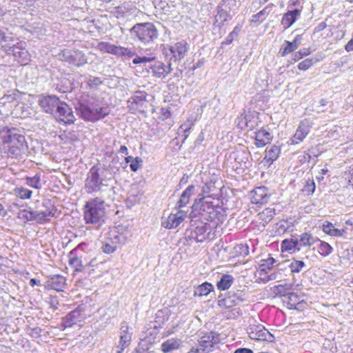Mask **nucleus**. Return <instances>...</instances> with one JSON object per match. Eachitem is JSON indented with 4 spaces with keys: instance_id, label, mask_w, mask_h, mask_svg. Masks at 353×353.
<instances>
[{
    "instance_id": "obj_39",
    "label": "nucleus",
    "mask_w": 353,
    "mask_h": 353,
    "mask_svg": "<svg viewBox=\"0 0 353 353\" xmlns=\"http://www.w3.org/2000/svg\"><path fill=\"white\" fill-rule=\"evenodd\" d=\"M213 290V286L210 283H203L199 285L194 290V296H207Z\"/></svg>"
},
{
    "instance_id": "obj_41",
    "label": "nucleus",
    "mask_w": 353,
    "mask_h": 353,
    "mask_svg": "<svg viewBox=\"0 0 353 353\" xmlns=\"http://www.w3.org/2000/svg\"><path fill=\"white\" fill-rule=\"evenodd\" d=\"M97 48L101 52L116 54L117 46L108 42H100L98 43Z\"/></svg>"
},
{
    "instance_id": "obj_59",
    "label": "nucleus",
    "mask_w": 353,
    "mask_h": 353,
    "mask_svg": "<svg viewBox=\"0 0 353 353\" xmlns=\"http://www.w3.org/2000/svg\"><path fill=\"white\" fill-rule=\"evenodd\" d=\"M102 83L100 78L96 77H90L88 81L89 87L96 88Z\"/></svg>"
},
{
    "instance_id": "obj_9",
    "label": "nucleus",
    "mask_w": 353,
    "mask_h": 353,
    "mask_svg": "<svg viewBox=\"0 0 353 353\" xmlns=\"http://www.w3.org/2000/svg\"><path fill=\"white\" fill-rule=\"evenodd\" d=\"M249 337L253 340L273 341L274 336L265 327L252 319L247 330Z\"/></svg>"
},
{
    "instance_id": "obj_23",
    "label": "nucleus",
    "mask_w": 353,
    "mask_h": 353,
    "mask_svg": "<svg viewBox=\"0 0 353 353\" xmlns=\"http://www.w3.org/2000/svg\"><path fill=\"white\" fill-rule=\"evenodd\" d=\"M301 43V37L297 35L292 41H285L279 50V54L281 57L295 51L299 46Z\"/></svg>"
},
{
    "instance_id": "obj_12",
    "label": "nucleus",
    "mask_w": 353,
    "mask_h": 353,
    "mask_svg": "<svg viewBox=\"0 0 353 353\" xmlns=\"http://www.w3.org/2000/svg\"><path fill=\"white\" fill-rule=\"evenodd\" d=\"M85 318V314L81 310L77 308L63 318L62 325L64 327H71L75 325L81 326Z\"/></svg>"
},
{
    "instance_id": "obj_22",
    "label": "nucleus",
    "mask_w": 353,
    "mask_h": 353,
    "mask_svg": "<svg viewBox=\"0 0 353 353\" xmlns=\"http://www.w3.org/2000/svg\"><path fill=\"white\" fill-rule=\"evenodd\" d=\"M151 70L154 76L163 79L172 71L171 63L165 65L161 61H157L151 66Z\"/></svg>"
},
{
    "instance_id": "obj_27",
    "label": "nucleus",
    "mask_w": 353,
    "mask_h": 353,
    "mask_svg": "<svg viewBox=\"0 0 353 353\" xmlns=\"http://www.w3.org/2000/svg\"><path fill=\"white\" fill-rule=\"evenodd\" d=\"M276 263V261L270 256H268L267 259H261L259 263L258 269L259 275L261 276L263 274H266L269 270L274 268Z\"/></svg>"
},
{
    "instance_id": "obj_33",
    "label": "nucleus",
    "mask_w": 353,
    "mask_h": 353,
    "mask_svg": "<svg viewBox=\"0 0 353 353\" xmlns=\"http://www.w3.org/2000/svg\"><path fill=\"white\" fill-rule=\"evenodd\" d=\"M282 251H290L296 252L300 250L299 241L298 239H285L281 243Z\"/></svg>"
},
{
    "instance_id": "obj_30",
    "label": "nucleus",
    "mask_w": 353,
    "mask_h": 353,
    "mask_svg": "<svg viewBox=\"0 0 353 353\" xmlns=\"http://www.w3.org/2000/svg\"><path fill=\"white\" fill-rule=\"evenodd\" d=\"M213 339L214 336L212 334H205L199 340L198 346L201 347L205 353H208L213 350L214 344Z\"/></svg>"
},
{
    "instance_id": "obj_52",
    "label": "nucleus",
    "mask_w": 353,
    "mask_h": 353,
    "mask_svg": "<svg viewBox=\"0 0 353 353\" xmlns=\"http://www.w3.org/2000/svg\"><path fill=\"white\" fill-rule=\"evenodd\" d=\"M315 63L313 59H305L300 62L298 65V68L301 70H306L309 69Z\"/></svg>"
},
{
    "instance_id": "obj_21",
    "label": "nucleus",
    "mask_w": 353,
    "mask_h": 353,
    "mask_svg": "<svg viewBox=\"0 0 353 353\" xmlns=\"http://www.w3.org/2000/svg\"><path fill=\"white\" fill-rule=\"evenodd\" d=\"M120 330V340L117 348L125 350L130 344L132 333L129 332V327L125 322L121 323Z\"/></svg>"
},
{
    "instance_id": "obj_19",
    "label": "nucleus",
    "mask_w": 353,
    "mask_h": 353,
    "mask_svg": "<svg viewBox=\"0 0 353 353\" xmlns=\"http://www.w3.org/2000/svg\"><path fill=\"white\" fill-rule=\"evenodd\" d=\"M130 236V233L123 227L112 230L110 233V239L117 247L126 243Z\"/></svg>"
},
{
    "instance_id": "obj_20",
    "label": "nucleus",
    "mask_w": 353,
    "mask_h": 353,
    "mask_svg": "<svg viewBox=\"0 0 353 353\" xmlns=\"http://www.w3.org/2000/svg\"><path fill=\"white\" fill-rule=\"evenodd\" d=\"M120 330V340L117 348L125 350L130 344L132 333L129 332V327L125 322L121 323Z\"/></svg>"
},
{
    "instance_id": "obj_5",
    "label": "nucleus",
    "mask_w": 353,
    "mask_h": 353,
    "mask_svg": "<svg viewBox=\"0 0 353 353\" xmlns=\"http://www.w3.org/2000/svg\"><path fill=\"white\" fill-rule=\"evenodd\" d=\"M4 142L8 143V155L11 157H17L26 149V139L23 135L9 131L4 137Z\"/></svg>"
},
{
    "instance_id": "obj_48",
    "label": "nucleus",
    "mask_w": 353,
    "mask_h": 353,
    "mask_svg": "<svg viewBox=\"0 0 353 353\" xmlns=\"http://www.w3.org/2000/svg\"><path fill=\"white\" fill-rule=\"evenodd\" d=\"M305 266V263L302 261L293 260L291 261L289 267L292 273H298L301 272L303 268Z\"/></svg>"
},
{
    "instance_id": "obj_49",
    "label": "nucleus",
    "mask_w": 353,
    "mask_h": 353,
    "mask_svg": "<svg viewBox=\"0 0 353 353\" xmlns=\"http://www.w3.org/2000/svg\"><path fill=\"white\" fill-rule=\"evenodd\" d=\"M87 245L85 243L79 244L74 250H78L77 252V256L81 260H83L84 264H86L88 259L85 254V248Z\"/></svg>"
},
{
    "instance_id": "obj_51",
    "label": "nucleus",
    "mask_w": 353,
    "mask_h": 353,
    "mask_svg": "<svg viewBox=\"0 0 353 353\" xmlns=\"http://www.w3.org/2000/svg\"><path fill=\"white\" fill-rule=\"evenodd\" d=\"M155 8L161 10L165 14H169V13L171 12V6L165 1H159Z\"/></svg>"
},
{
    "instance_id": "obj_1",
    "label": "nucleus",
    "mask_w": 353,
    "mask_h": 353,
    "mask_svg": "<svg viewBox=\"0 0 353 353\" xmlns=\"http://www.w3.org/2000/svg\"><path fill=\"white\" fill-rule=\"evenodd\" d=\"M112 174L104 165L97 164L92 166L88 172L85 181V190L88 193H98L103 188L108 185Z\"/></svg>"
},
{
    "instance_id": "obj_62",
    "label": "nucleus",
    "mask_w": 353,
    "mask_h": 353,
    "mask_svg": "<svg viewBox=\"0 0 353 353\" xmlns=\"http://www.w3.org/2000/svg\"><path fill=\"white\" fill-rule=\"evenodd\" d=\"M346 233V229L342 228V229H338L334 227V228L332 230V232L330 233V236H335V237H341L344 236V234Z\"/></svg>"
},
{
    "instance_id": "obj_53",
    "label": "nucleus",
    "mask_w": 353,
    "mask_h": 353,
    "mask_svg": "<svg viewBox=\"0 0 353 353\" xmlns=\"http://www.w3.org/2000/svg\"><path fill=\"white\" fill-rule=\"evenodd\" d=\"M288 299H289L288 304L292 307H296V304H299L300 301H299V296L294 292H290L288 294Z\"/></svg>"
},
{
    "instance_id": "obj_35",
    "label": "nucleus",
    "mask_w": 353,
    "mask_h": 353,
    "mask_svg": "<svg viewBox=\"0 0 353 353\" xmlns=\"http://www.w3.org/2000/svg\"><path fill=\"white\" fill-rule=\"evenodd\" d=\"M280 152V147L277 145H272L270 148H267L264 160L272 163L279 157Z\"/></svg>"
},
{
    "instance_id": "obj_34",
    "label": "nucleus",
    "mask_w": 353,
    "mask_h": 353,
    "mask_svg": "<svg viewBox=\"0 0 353 353\" xmlns=\"http://www.w3.org/2000/svg\"><path fill=\"white\" fill-rule=\"evenodd\" d=\"M194 185H189L181 194L179 200L176 203V208H181L185 207L190 201V198L192 194V192L194 190Z\"/></svg>"
},
{
    "instance_id": "obj_55",
    "label": "nucleus",
    "mask_w": 353,
    "mask_h": 353,
    "mask_svg": "<svg viewBox=\"0 0 353 353\" xmlns=\"http://www.w3.org/2000/svg\"><path fill=\"white\" fill-rule=\"evenodd\" d=\"M310 54V50L309 48H303L294 54L293 59L294 61H297L303 58L304 57L309 55Z\"/></svg>"
},
{
    "instance_id": "obj_50",
    "label": "nucleus",
    "mask_w": 353,
    "mask_h": 353,
    "mask_svg": "<svg viewBox=\"0 0 353 353\" xmlns=\"http://www.w3.org/2000/svg\"><path fill=\"white\" fill-rule=\"evenodd\" d=\"M315 183L313 180H308L306 181L305 185L302 189V192L306 195H310L315 191Z\"/></svg>"
},
{
    "instance_id": "obj_40",
    "label": "nucleus",
    "mask_w": 353,
    "mask_h": 353,
    "mask_svg": "<svg viewBox=\"0 0 353 353\" xmlns=\"http://www.w3.org/2000/svg\"><path fill=\"white\" fill-rule=\"evenodd\" d=\"M319 242V245L317 246L318 252L323 256H327L330 255L332 251V247L327 242L321 241L319 239L317 241Z\"/></svg>"
},
{
    "instance_id": "obj_31",
    "label": "nucleus",
    "mask_w": 353,
    "mask_h": 353,
    "mask_svg": "<svg viewBox=\"0 0 353 353\" xmlns=\"http://www.w3.org/2000/svg\"><path fill=\"white\" fill-rule=\"evenodd\" d=\"M273 6V3H270L267 5L263 10L256 14H253L251 17L250 22L258 24L262 23L272 11Z\"/></svg>"
},
{
    "instance_id": "obj_63",
    "label": "nucleus",
    "mask_w": 353,
    "mask_h": 353,
    "mask_svg": "<svg viewBox=\"0 0 353 353\" xmlns=\"http://www.w3.org/2000/svg\"><path fill=\"white\" fill-rule=\"evenodd\" d=\"M12 41V37L5 36L4 32L0 30V41L1 45Z\"/></svg>"
},
{
    "instance_id": "obj_32",
    "label": "nucleus",
    "mask_w": 353,
    "mask_h": 353,
    "mask_svg": "<svg viewBox=\"0 0 353 353\" xmlns=\"http://www.w3.org/2000/svg\"><path fill=\"white\" fill-rule=\"evenodd\" d=\"M65 285V279L60 275H54L48 281V285L56 291H63Z\"/></svg>"
},
{
    "instance_id": "obj_10",
    "label": "nucleus",
    "mask_w": 353,
    "mask_h": 353,
    "mask_svg": "<svg viewBox=\"0 0 353 353\" xmlns=\"http://www.w3.org/2000/svg\"><path fill=\"white\" fill-rule=\"evenodd\" d=\"M60 59L68 62L77 67H80L88 62L87 57L85 54L79 50H64L61 53L59 54Z\"/></svg>"
},
{
    "instance_id": "obj_57",
    "label": "nucleus",
    "mask_w": 353,
    "mask_h": 353,
    "mask_svg": "<svg viewBox=\"0 0 353 353\" xmlns=\"http://www.w3.org/2000/svg\"><path fill=\"white\" fill-rule=\"evenodd\" d=\"M236 252L238 253L241 256H245L249 254V248L247 245L240 244L238 245L236 248Z\"/></svg>"
},
{
    "instance_id": "obj_29",
    "label": "nucleus",
    "mask_w": 353,
    "mask_h": 353,
    "mask_svg": "<svg viewBox=\"0 0 353 353\" xmlns=\"http://www.w3.org/2000/svg\"><path fill=\"white\" fill-rule=\"evenodd\" d=\"M271 139L270 133L265 130L261 129L255 133V144L259 148L270 143Z\"/></svg>"
},
{
    "instance_id": "obj_14",
    "label": "nucleus",
    "mask_w": 353,
    "mask_h": 353,
    "mask_svg": "<svg viewBox=\"0 0 353 353\" xmlns=\"http://www.w3.org/2000/svg\"><path fill=\"white\" fill-rule=\"evenodd\" d=\"M187 212L179 210L175 214L171 213L167 218H163L161 225L167 229L176 228L184 220Z\"/></svg>"
},
{
    "instance_id": "obj_13",
    "label": "nucleus",
    "mask_w": 353,
    "mask_h": 353,
    "mask_svg": "<svg viewBox=\"0 0 353 353\" xmlns=\"http://www.w3.org/2000/svg\"><path fill=\"white\" fill-rule=\"evenodd\" d=\"M54 114L57 120L66 124L73 123L75 121L71 108L65 103L61 102Z\"/></svg>"
},
{
    "instance_id": "obj_2",
    "label": "nucleus",
    "mask_w": 353,
    "mask_h": 353,
    "mask_svg": "<svg viewBox=\"0 0 353 353\" xmlns=\"http://www.w3.org/2000/svg\"><path fill=\"white\" fill-rule=\"evenodd\" d=\"M194 209L202 221H216L217 225L224 220L223 208L218 204H214L210 196H203L196 201Z\"/></svg>"
},
{
    "instance_id": "obj_54",
    "label": "nucleus",
    "mask_w": 353,
    "mask_h": 353,
    "mask_svg": "<svg viewBox=\"0 0 353 353\" xmlns=\"http://www.w3.org/2000/svg\"><path fill=\"white\" fill-rule=\"evenodd\" d=\"M36 212V219L39 221H44L48 219L49 217L52 216L54 213L51 210H46L43 212Z\"/></svg>"
},
{
    "instance_id": "obj_58",
    "label": "nucleus",
    "mask_w": 353,
    "mask_h": 353,
    "mask_svg": "<svg viewBox=\"0 0 353 353\" xmlns=\"http://www.w3.org/2000/svg\"><path fill=\"white\" fill-rule=\"evenodd\" d=\"M32 192L25 188L18 189L17 196L22 199H27L31 197Z\"/></svg>"
},
{
    "instance_id": "obj_6",
    "label": "nucleus",
    "mask_w": 353,
    "mask_h": 353,
    "mask_svg": "<svg viewBox=\"0 0 353 353\" xmlns=\"http://www.w3.org/2000/svg\"><path fill=\"white\" fill-rule=\"evenodd\" d=\"M77 114L85 121L94 122L104 118L108 114L107 108L95 107L91 108L84 103H79L76 108Z\"/></svg>"
},
{
    "instance_id": "obj_3",
    "label": "nucleus",
    "mask_w": 353,
    "mask_h": 353,
    "mask_svg": "<svg viewBox=\"0 0 353 353\" xmlns=\"http://www.w3.org/2000/svg\"><path fill=\"white\" fill-rule=\"evenodd\" d=\"M105 208L103 201L98 198L86 202L84 210L85 223L99 224L103 221Z\"/></svg>"
},
{
    "instance_id": "obj_38",
    "label": "nucleus",
    "mask_w": 353,
    "mask_h": 353,
    "mask_svg": "<svg viewBox=\"0 0 353 353\" xmlns=\"http://www.w3.org/2000/svg\"><path fill=\"white\" fill-rule=\"evenodd\" d=\"M234 279L230 274H224L221 276L220 281L217 283L216 286L220 290H225L230 288L233 283Z\"/></svg>"
},
{
    "instance_id": "obj_36",
    "label": "nucleus",
    "mask_w": 353,
    "mask_h": 353,
    "mask_svg": "<svg viewBox=\"0 0 353 353\" xmlns=\"http://www.w3.org/2000/svg\"><path fill=\"white\" fill-rule=\"evenodd\" d=\"M181 341L179 339H170L163 342L161 345L163 352H169L176 350L180 347Z\"/></svg>"
},
{
    "instance_id": "obj_24",
    "label": "nucleus",
    "mask_w": 353,
    "mask_h": 353,
    "mask_svg": "<svg viewBox=\"0 0 353 353\" xmlns=\"http://www.w3.org/2000/svg\"><path fill=\"white\" fill-rule=\"evenodd\" d=\"M78 250H72L68 254L69 263L74 268L75 272H82L86 269L83 260L77 256Z\"/></svg>"
},
{
    "instance_id": "obj_44",
    "label": "nucleus",
    "mask_w": 353,
    "mask_h": 353,
    "mask_svg": "<svg viewBox=\"0 0 353 353\" xmlns=\"http://www.w3.org/2000/svg\"><path fill=\"white\" fill-rule=\"evenodd\" d=\"M36 217V212L27 210H20L18 213V218L21 219L23 222L35 220Z\"/></svg>"
},
{
    "instance_id": "obj_64",
    "label": "nucleus",
    "mask_w": 353,
    "mask_h": 353,
    "mask_svg": "<svg viewBox=\"0 0 353 353\" xmlns=\"http://www.w3.org/2000/svg\"><path fill=\"white\" fill-rule=\"evenodd\" d=\"M236 35V32L234 30L232 32L229 34V35L226 37L225 40L223 42V44H230L232 42L234 36Z\"/></svg>"
},
{
    "instance_id": "obj_47",
    "label": "nucleus",
    "mask_w": 353,
    "mask_h": 353,
    "mask_svg": "<svg viewBox=\"0 0 353 353\" xmlns=\"http://www.w3.org/2000/svg\"><path fill=\"white\" fill-rule=\"evenodd\" d=\"M26 184L32 188L39 189L41 188L40 185V175L39 174H35L32 177H27L26 179Z\"/></svg>"
},
{
    "instance_id": "obj_45",
    "label": "nucleus",
    "mask_w": 353,
    "mask_h": 353,
    "mask_svg": "<svg viewBox=\"0 0 353 353\" xmlns=\"http://www.w3.org/2000/svg\"><path fill=\"white\" fill-rule=\"evenodd\" d=\"M118 247L114 243L110 238H108L103 243L101 249L104 253L111 254L113 253Z\"/></svg>"
},
{
    "instance_id": "obj_4",
    "label": "nucleus",
    "mask_w": 353,
    "mask_h": 353,
    "mask_svg": "<svg viewBox=\"0 0 353 353\" xmlns=\"http://www.w3.org/2000/svg\"><path fill=\"white\" fill-rule=\"evenodd\" d=\"M130 32L132 37L145 44L153 42L159 35L157 28L152 23H137Z\"/></svg>"
},
{
    "instance_id": "obj_56",
    "label": "nucleus",
    "mask_w": 353,
    "mask_h": 353,
    "mask_svg": "<svg viewBox=\"0 0 353 353\" xmlns=\"http://www.w3.org/2000/svg\"><path fill=\"white\" fill-rule=\"evenodd\" d=\"M102 261H99L97 257H94L90 260V261H87L86 269L89 270V271H94V268L97 267L99 263H102Z\"/></svg>"
},
{
    "instance_id": "obj_61",
    "label": "nucleus",
    "mask_w": 353,
    "mask_h": 353,
    "mask_svg": "<svg viewBox=\"0 0 353 353\" xmlns=\"http://www.w3.org/2000/svg\"><path fill=\"white\" fill-rule=\"evenodd\" d=\"M334 228V225L333 223L329 221H325L323 223L322 229L323 231L327 234H330L331 232H332V230Z\"/></svg>"
},
{
    "instance_id": "obj_26",
    "label": "nucleus",
    "mask_w": 353,
    "mask_h": 353,
    "mask_svg": "<svg viewBox=\"0 0 353 353\" xmlns=\"http://www.w3.org/2000/svg\"><path fill=\"white\" fill-rule=\"evenodd\" d=\"M244 300V298L241 296L233 294L224 299L219 300V305L225 307H232L234 305H236L242 303Z\"/></svg>"
},
{
    "instance_id": "obj_18",
    "label": "nucleus",
    "mask_w": 353,
    "mask_h": 353,
    "mask_svg": "<svg viewBox=\"0 0 353 353\" xmlns=\"http://www.w3.org/2000/svg\"><path fill=\"white\" fill-rule=\"evenodd\" d=\"M61 102L55 96H46L39 100V105L48 113L54 114Z\"/></svg>"
},
{
    "instance_id": "obj_37",
    "label": "nucleus",
    "mask_w": 353,
    "mask_h": 353,
    "mask_svg": "<svg viewBox=\"0 0 353 353\" xmlns=\"http://www.w3.org/2000/svg\"><path fill=\"white\" fill-rule=\"evenodd\" d=\"M319 241V239L312 236L309 233H303L300 236L299 247L300 246H311Z\"/></svg>"
},
{
    "instance_id": "obj_16",
    "label": "nucleus",
    "mask_w": 353,
    "mask_h": 353,
    "mask_svg": "<svg viewBox=\"0 0 353 353\" xmlns=\"http://www.w3.org/2000/svg\"><path fill=\"white\" fill-rule=\"evenodd\" d=\"M270 196L267 188L257 187L251 192V201L252 203L263 205L268 203Z\"/></svg>"
},
{
    "instance_id": "obj_60",
    "label": "nucleus",
    "mask_w": 353,
    "mask_h": 353,
    "mask_svg": "<svg viewBox=\"0 0 353 353\" xmlns=\"http://www.w3.org/2000/svg\"><path fill=\"white\" fill-rule=\"evenodd\" d=\"M142 163V160L139 157H136L134 159V160L132 161V163L130 164V169L133 172H136L139 170V168L141 167Z\"/></svg>"
},
{
    "instance_id": "obj_46",
    "label": "nucleus",
    "mask_w": 353,
    "mask_h": 353,
    "mask_svg": "<svg viewBox=\"0 0 353 353\" xmlns=\"http://www.w3.org/2000/svg\"><path fill=\"white\" fill-rule=\"evenodd\" d=\"M275 215V211L272 208H266L259 214V219L265 223L270 222Z\"/></svg>"
},
{
    "instance_id": "obj_11",
    "label": "nucleus",
    "mask_w": 353,
    "mask_h": 353,
    "mask_svg": "<svg viewBox=\"0 0 353 353\" xmlns=\"http://www.w3.org/2000/svg\"><path fill=\"white\" fill-rule=\"evenodd\" d=\"M312 125L313 123L310 119H305L301 121L294 136L290 140L291 144L296 145L302 142L309 134Z\"/></svg>"
},
{
    "instance_id": "obj_25",
    "label": "nucleus",
    "mask_w": 353,
    "mask_h": 353,
    "mask_svg": "<svg viewBox=\"0 0 353 353\" xmlns=\"http://www.w3.org/2000/svg\"><path fill=\"white\" fill-rule=\"evenodd\" d=\"M252 119H254V115L252 114L241 115V117L239 118L237 124L239 128L241 129L246 128L252 130L257 125V119L254 120H252Z\"/></svg>"
},
{
    "instance_id": "obj_15",
    "label": "nucleus",
    "mask_w": 353,
    "mask_h": 353,
    "mask_svg": "<svg viewBox=\"0 0 353 353\" xmlns=\"http://www.w3.org/2000/svg\"><path fill=\"white\" fill-rule=\"evenodd\" d=\"M170 60L177 61L182 59L188 51V46L186 41H180L171 45L169 48Z\"/></svg>"
},
{
    "instance_id": "obj_7",
    "label": "nucleus",
    "mask_w": 353,
    "mask_h": 353,
    "mask_svg": "<svg viewBox=\"0 0 353 353\" xmlns=\"http://www.w3.org/2000/svg\"><path fill=\"white\" fill-rule=\"evenodd\" d=\"M8 43L2 44L4 51L8 54H12L21 65L28 64L30 60V56L26 50V43L19 41L12 45H10Z\"/></svg>"
},
{
    "instance_id": "obj_8",
    "label": "nucleus",
    "mask_w": 353,
    "mask_h": 353,
    "mask_svg": "<svg viewBox=\"0 0 353 353\" xmlns=\"http://www.w3.org/2000/svg\"><path fill=\"white\" fill-rule=\"evenodd\" d=\"M190 237L196 242L202 243L210 238L212 227L204 221L192 220Z\"/></svg>"
},
{
    "instance_id": "obj_28",
    "label": "nucleus",
    "mask_w": 353,
    "mask_h": 353,
    "mask_svg": "<svg viewBox=\"0 0 353 353\" xmlns=\"http://www.w3.org/2000/svg\"><path fill=\"white\" fill-rule=\"evenodd\" d=\"M300 14L301 10L299 9L287 12L283 16L281 24L285 27V28H290L296 21L297 17Z\"/></svg>"
},
{
    "instance_id": "obj_17",
    "label": "nucleus",
    "mask_w": 353,
    "mask_h": 353,
    "mask_svg": "<svg viewBox=\"0 0 353 353\" xmlns=\"http://www.w3.org/2000/svg\"><path fill=\"white\" fill-rule=\"evenodd\" d=\"M146 93L144 91H136L128 101V107L132 112L141 108L146 101Z\"/></svg>"
},
{
    "instance_id": "obj_43",
    "label": "nucleus",
    "mask_w": 353,
    "mask_h": 353,
    "mask_svg": "<svg viewBox=\"0 0 353 353\" xmlns=\"http://www.w3.org/2000/svg\"><path fill=\"white\" fill-rule=\"evenodd\" d=\"M193 125V121L192 120H187L185 123L181 125L178 130V134H183V140L186 139L188 137V132Z\"/></svg>"
},
{
    "instance_id": "obj_42",
    "label": "nucleus",
    "mask_w": 353,
    "mask_h": 353,
    "mask_svg": "<svg viewBox=\"0 0 353 353\" xmlns=\"http://www.w3.org/2000/svg\"><path fill=\"white\" fill-rule=\"evenodd\" d=\"M115 55L131 58L136 55V52L134 48H127L122 46H117Z\"/></svg>"
}]
</instances>
